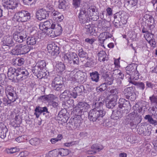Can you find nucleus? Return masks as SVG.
<instances>
[{
    "label": "nucleus",
    "instance_id": "nucleus-32",
    "mask_svg": "<svg viewBox=\"0 0 157 157\" xmlns=\"http://www.w3.org/2000/svg\"><path fill=\"white\" fill-rule=\"evenodd\" d=\"M37 37L33 36L28 38L26 40V43L28 45H34L37 41Z\"/></svg>",
    "mask_w": 157,
    "mask_h": 157
},
{
    "label": "nucleus",
    "instance_id": "nucleus-8",
    "mask_svg": "<svg viewBox=\"0 0 157 157\" xmlns=\"http://www.w3.org/2000/svg\"><path fill=\"white\" fill-rule=\"evenodd\" d=\"M5 93L8 99L13 102L15 101L18 98L14 88L11 85L7 86L6 87Z\"/></svg>",
    "mask_w": 157,
    "mask_h": 157
},
{
    "label": "nucleus",
    "instance_id": "nucleus-21",
    "mask_svg": "<svg viewBox=\"0 0 157 157\" xmlns=\"http://www.w3.org/2000/svg\"><path fill=\"white\" fill-rule=\"evenodd\" d=\"M3 48L5 46L8 47V48L12 46L14 43L13 38L11 36H7L3 38L2 41Z\"/></svg>",
    "mask_w": 157,
    "mask_h": 157
},
{
    "label": "nucleus",
    "instance_id": "nucleus-13",
    "mask_svg": "<svg viewBox=\"0 0 157 157\" xmlns=\"http://www.w3.org/2000/svg\"><path fill=\"white\" fill-rule=\"evenodd\" d=\"M55 27H54V29H52L51 31L48 35L52 38H54L60 35L63 31L60 25L55 24Z\"/></svg>",
    "mask_w": 157,
    "mask_h": 157
},
{
    "label": "nucleus",
    "instance_id": "nucleus-11",
    "mask_svg": "<svg viewBox=\"0 0 157 157\" xmlns=\"http://www.w3.org/2000/svg\"><path fill=\"white\" fill-rule=\"evenodd\" d=\"M150 112L152 114V116L149 114L145 116L144 119L146 120H147L148 122L150 124L155 126L157 125V121L153 119L152 117V116H153L154 118L157 120V108L156 107H152Z\"/></svg>",
    "mask_w": 157,
    "mask_h": 157
},
{
    "label": "nucleus",
    "instance_id": "nucleus-18",
    "mask_svg": "<svg viewBox=\"0 0 157 157\" xmlns=\"http://www.w3.org/2000/svg\"><path fill=\"white\" fill-rule=\"evenodd\" d=\"M78 17L79 21L80 23L85 24L88 22L89 20L88 16L84 9H82L80 10Z\"/></svg>",
    "mask_w": 157,
    "mask_h": 157
},
{
    "label": "nucleus",
    "instance_id": "nucleus-7",
    "mask_svg": "<svg viewBox=\"0 0 157 157\" xmlns=\"http://www.w3.org/2000/svg\"><path fill=\"white\" fill-rule=\"evenodd\" d=\"M55 23L52 20H49L44 22L39 25L40 30L44 31L46 34L48 35L52 29L55 27Z\"/></svg>",
    "mask_w": 157,
    "mask_h": 157
},
{
    "label": "nucleus",
    "instance_id": "nucleus-1",
    "mask_svg": "<svg viewBox=\"0 0 157 157\" xmlns=\"http://www.w3.org/2000/svg\"><path fill=\"white\" fill-rule=\"evenodd\" d=\"M29 74L27 70L22 68H18L16 69L10 67L7 73L9 79L14 82H17L26 79Z\"/></svg>",
    "mask_w": 157,
    "mask_h": 157
},
{
    "label": "nucleus",
    "instance_id": "nucleus-31",
    "mask_svg": "<svg viewBox=\"0 0 157 157\" xmlns=\"http://www.w3.org/2000/svg\"><path fill=\"white\" fill-rule=\"evenodd\" d=\"M59 98L61 100L63 101V100H67L70 98L69 94V90H65L59 95Z\"/></svg>",
    "mask_w": 157,
    "mask_h": 157
},
{
    "label": "nucleus",
    "instance_id": "nucleus-52",
    "mask_svg": "<svg viewBox=\"0 0 157 157\" xmlns=\"http://www.w3.org/2000/svg\"><path fill=\"white\" fill-rule=\"evenodd\" d=\"M151 103L155 104L157 105V96L153 95L149 97Z\"/></svg>",
    "mask_w": 157,
    "mask_h": 157
},
{
    "label": "nucleus",
    "instance_id": "nucleus-37",
    "mask_svg": "<svg viewBox=\"0 0 157 157\" xmlns=\"http://www.w3.org/2000/svg\"><path fill=\"white\" fill-rule=\"evenodd\" d=\"M78 52V55L80 58H83L85 59H88L87 53L84 51L82 49H79Z\"/></svg>",
    "mask_w": 157,
    "mask_h": 157
},
{
    "label": "nucleus",
    "instance_id": "nucleus-50",
    "mask_svg": "<svg viewBox=\"0 0 157 157\" xmlns=\"http://www.w3.org/2000/svg\"><path fill=\"white\" fill-rule=\"evenodd\" d=\"M52 86L55 90L57 91H61L63 90L64 86L63 84H61L52 85Z\"/></svg>",
    "mask_w": 157,
    "mask_h": 157
},
{
    "label": "nucleus",
    "instance_id": "nucleus-24",
    "mask_svg": "<svg viewBox=\"0 0 157 157\" xmlns=\"http://www.w3.org/2000/svg\"><path fill=\"white\" fill-rule=\"evenodd\" d=\"M8 129L2 123H0V137L4 139L6 136V133L8 132Z\"/></svg>",
    "mask_w": 157,
    "mask_h": 157
},
{
    "label": "nucleus",
    "instance_id": "nucleus-60",
    "mask_svg": "<svg viewBox=\"0 0 157 157\" xmlns=\"http://www.w3.org/2000/svg\"><path fill=\"white\" fill-rule=\"evenodd\" d=\"M121 21L123 24H126L127 22V18L126 16H124L123 14L121 15Z\"/></svg>",
    "mask_w": 157,
    "mask_h": 157
},
{
    "label": "nucleus",
    "instance_id": "nucleus-45",
    "mask_svg": "<svg viewBox=\"0 0 157 157\" xmlns=\"http://www.w3.org/2000/svg\"><path fill=\"white\" fill-rule=\"evenodd\" d=\"M58 154L62 156H65L69 154V151L67 149L61 148L58 151Z\"/></svg>",
    "mask_w": 157,
    "mask_h": 157
},
{
    "label": "nucleus",
    "instance_id": "nucleus-36",
    "mask_svg": "<svg viewBox=\"0 0 157 157\" xmlns=\"http://www.w3.org/2000/svg\"><path fill=\"white\" fill-rule=\"evenodd\" d=\"M98 39L99 41V43L101 46H104V42L106 40L105 36V33L103 32L101 33L98 37Z\"/></svg>",
    "mask_w": 157,
    "mask_h": 157
},
{
    "label": "nucleus",
    "instance_id": "nucleus-42",
    "mask_svg": "<svg viewBox=\"0 0 157 157\" xmlns=\"http://www.w3.org/2000/svg\"><path fill=\"white\" fill-rule=\"evenodd\" d=\"M18 32H19V34L21 37V38L22 39L23 41L27 36V34L26 32L25 31L23 30L22 28L21 29V30H18Z\"/></svg>",
    "mask_w": 157,
    "mask_h": 157
},
{
    "label": "nucleus",
    "instance_id": "nucleus-48",
    "mask_svg": "<svg viewBox=\"0 0 157 157\" xmlns=\"http://www.w3.org/2000/svg\"><path fill=\"white\" fill-rule=\"evenodd\" d=\"M62 138V135L61 134L58 135L57 137L55 138H52L50 140V141L52 144H55L57 142L61 140Z\"/></svg>",
    "mask_w": 157,
    "mask_h": 157
},
{
    "label": "nucleus",
    "instance_id": "nucleus-46",
    "mask_svg": "<svg viewBox=\"0 0 157 157\" xmlns=\"http://www.w3.org/2000/svg\"><path fill=\"white\" fill-rule=\"evenodd\" d=\"M95 62L93 58H90L85 64L86 67H93L94 65Z\"/></svg>",
    "mask_w": 157,
    "mask_h": 157
},
{
    "label": "nucleus",
    "instance_id": "nucleus-64",
    "mask_svg": "<svg viewBox=\"0 0 157 157\" xmlns=\"http://www.w3.org/2000/svg\"><path fill=\"white\" fill-rule=\"evenodd\" d=\"M50 156L51 157H56L58 156V152L56 150H53L50 152Z\"/></svg>",
    "mask_w": 157,
    "mask_h": 157
},
{
    "label": "nucleus",
    "instance_id": "nucleus-54",
    "mask_svg": "<svg viewBox=\"0 0 157 157\" xmlns=\"http://www.w3.org/2000/svg\"><path fill=\"white\" fill-rule=\"evenodd\" d=\"M26 135H23L19 136L16 139V140L19 143L24 142L25 141V138H26Z\"/></svg>",
    "mask_w": 157,
    "mask_h": 157
},
{
    "label": "nucleus",
    "instance_id": "nucleus-25",
    "mask_svg": "<svg viewBox=\"0 0 157 157\" xmlns=\"http://www.w3.org/2000/svg\"><path fill=\"white\" fill-rule=\"evenodd\" d=\"M110 95L109 98L111 99L117 100L118 98L119 90L117 88L111 89L109 91Z\"/></svg>",
    "mask_w": 157,
    "mask_h": 157
},
{
    "label": "nucleus",
    "instance_id": "nucleus-5",
    "mask_svg": "<svg viewBox=\"0 0 157 157\" xmlns=\"http://www.w3.org/2000/svg\"><path fill=\"white\" fill-rule=\"evenodd\" d=\"M30 50V48L27 45L21 44L15 46L12 50L11 53L14 55L25 54L28 52Z\"/></svg>",
    "mask_w": 157,
    "mask_h": 157
},
{
    "label": "nucleus",
    "instance_id": "nucleus-30",
    "mask_svg": "<svg viewBox=\"0 0 157 157\" xmlns=\"http://www.w3.org/2000/svg\"><path fill=\"white\" fill-rule=\"evenodd\" d=\"M91 79L95 82H98L99 78V74L97 71H94L90 73Z\"/></svg>",
    "mask_w": 157,
    "mask_h": 157
},
{
    "label": "nucleus",
    "instance_id": "nucleus-40",
    "mask_svg": "<svg viewBox=\"0 0 157 157\" xmlns=\"http://www.w3.org/2000/svg\"><path fill=\"white\" fill-rule=\"evenodd\" d=\"M77 55L74 52H69L68 53H67L66 54L65 57L66 58V59L68 62L69 60L73 59V58L75 57Z\"/></svg>",
    "mask_w": 157,
    "mask_h": 157
},
{
    "label": "nucleus",
    "instance_id": "nucleus-23",
    "mask_svg": "<svg viewBox=\"0 0 157 157\" xmlns=\"http://www.w3.org/2000/svg\"><path fill=\"white\" fill-rule=\"evenodd\" d=\"M123 112V110L122 109H119L117 111H113L111 116V118L114 120H118L121 118L123 115L125 113Z\"/></svg>",
    "mask_w": 157,
    "mask_h": 157
},
{
    "label": "nucleus",
    "instance_id": "nucleus-43",
    "mask_svg": "<svg viewBox=\"0 0 157 157\" xmlns=\"http://www.w3.org/2000/svg\"><path fill=\"white\" fill-rule=\"evenodd\" d=\"M6 151L8 154H12L19 151V149L16 147L7 148Z\"/></svg>",
    "mask_w": 157,
    "mask_h": 157
},
{
    "label": "nucleus",
    "instance_id": "nucleus-4",
    "mask_svg": "<svg viewBox=\"0 0 157 157\" xmlns=\"http://www.w3.org/2000/svg\"><path fill=\"white\" fill-rule=\"evenodd\" d=\"M90 108L89 105L84 102H80L75 107L73 113L76 116H81L84 112H87Z\"/></svg>",
    "mask_w": 157,
    "mask_h": 157
},
{
    "label": "nucleus",
    "instance_id": "nucleus-47",
    "mask_svg": "<svg viewBox=\"0 0 157 157\" xmlns=\"http://www.w3.org/2000/svg\"><path fill=\"white\" fill-rule=\"evenodd\" d=\"M59 3L58 7L59 9H64L66 8L67 3L65 0H59Z\"/></svg>",
    "mask_w": 157,
    "mask_h": 157
},
{
    "label": "nucleus",
    "instance_id": "nucleus-6",
    "mask_svg": "<svg viewBox=\"0 0 157 157\" xmlns=\"http://www.w3.org/2000/svg\"><path fill=\"white\" fill-rule=\"evenodd\" d=\"M81 116H76L71 119L67 124V127L69 130H74L79 128L81 123Z\"/></svg>",
    "mask_w": 157,
    "mask_h": 157
},
{
    "label": "nucleus",
    "instance_id": "nucleus-61",
    "mask_svg": "<svg viewBox=\"0 0 157 157\" xmlns=\"http://www.w3.org/2000/svg\"><path fill=\"white\" fill-rule=\"evenodd\" d=\"M15 123L17 124H20L21 122V119L20 116L18 115H16L15 117Z\"/></svg>",
    "mask_w": 157,
    "mask_h": 157
},
{
    "label": "nucleus",
    "instance_id": "nucleus-35",
    "mask_svg": "<svg viewBox=\"0 0 157 157\" xmlns=\"http://www.w3.org/2000/svg\"><path fill=\"white\" fill-rule=\"evenodd\" d=\"M121 15L119 13H116L114 15V20L113 21V23L115 25V27H116L117 28L118 26L117 24H118L121 21Z\"/></svg>",
    "mask_w": 157,
    "mask_h": 157
},
{
    "label": "nucleus",
    "instance_id": "nucleus-16",
    "mask_svg": "<svg viewBox=\"0 0 157 157\" xmlns=\"http://www.w3.org/2000/svg\"><path fill=\"white\" fill-rule=\"evenodd\" d=\"M49 15L48 12L43 8L38 10L36 13V17L40 21L46 19L49 17Z\"/></svg>",
    "mask_w": 157,
    "mask_h": 157
},
{
    "label": "nucleus",
    "instance_id": "nucleus-29",
    "mask_svg": "<svg viewBox=\"0 0 157 157\" xmlns=\"http://www.w3.org/2000/svg\"><path fill=\"white\" fill-rule=\"evenodd\" d=\"M117 100L111 99L109 98L106 101V106L108 108H113L116 104Z\"/></svg>",
    "mask_w": 157,
    "mask_h": 157
},
{
    "label": "nucleus",
    "instance_id": "nucleus-38",
    "mask_svg": "<svg viewBox=\"0 0 157 157\" xmlns=\"http://www.w3.org/2000/svg\"><path fill=\"white\" fill-rule=\"evenodd\" d=\"M68 62L71 65H77L79 64V60L77 56H76L75 57L73 58V59L69 60Z\"/></svg>",
    "mask_w": 157,
    "mask_h": 157
},
{
    "label": "nucleus",
    "instance_id": "nucleus-10",
    "mask_svg": "<svg viewBox=\"0 0 157 157\" xmlns=\"http://www.w3.org/2000/svg\"><path fill=\"white\" fill-rule=\"evenodd\" d=\"M16 20L18 22H25L30 19V14L28 12L22 10L16 14Z\"/></svg>",
    "mask_w": 157,
    "mask_h": 157
},
{
    "label": "nucleus",
    "instance_id": "nucleus-58",
    "mask_svg": "<svg viewBox=\"0 0 157 157\" xmlns=\"http://www.w3.org/2000/svg\"><path fill=\"white\" fill-rule=\"evenodd\" d=\"M75 90L74 88L71 92L69 91V94L70 98H76L77 95L75 93Z\"/></svg>",
    "mask_w": 157,
    "mask_h": 157
},
{
    "label": "nucleus",
    "instance_id": "nucleus-41",
    "mask_svg": "<svg viewBox=\"0 0 157 157\" xmlns=\"http://www.w3.org/2000/svg\"><path fill=\"white\" fill-rule=\"evenodd\" d=\"M29 143L33 145L36 146L39 144L40 141L37 138H34L31 139L29 141Z\"/></svg>",
    "mask_w": 157,
    "mask_h": 157
},
{
    "label": "nucleus",
    "instance_id": "nucleus-20",
    "mask_svg": "<svg viewBox=\"0 0 157 157\" xmlns=\"http://www.w3.org/2000/svg\"><path fill=\"white\" fill-rule=\"evenodd\" d=\"M134 87L131 86L126 88L122 92V96L127 99H129L130 96H132L134 92Z\"/></svg>",
    "mask_w": 157,
    "mask_h": 157
},
{
    "label": "nucleus",
    "instance_id": "nucleus-59",
    "mask_svg": "<svg viewBox=\"0 0 157 157\" xmlns=\"http://www.w3.org/2000/svg\"><path fill=\"white\" fill-rule=\"evenodd\" d=\"M3 103L5 105H10L13 102L9 100H8L6 98H3Z\"/></svg>",
    "mask_w": 157,
    "mask_h": 157
},
{
    "label": "nucleus",
    "instance_id": "nucleus-44",
    "mask_svg": "<svg viewBox=\"0 0 157 157\" xmlns=\"http://www.w3.org/2000/svg\"><path fill=\"white\" fill-rule=\"evenodd\" d=\"M77 75L75 74V77H74V78L73 79V80H78V81L81 83H83L85 81V76L84 75L82 76H78L77 78L76 77V76H77Z\"/></svg>",
    "mask_w": 157,
    "mask_h": 157
},
{
    "label": "nucleus",
    "instance_id": "nucleus-39",
    "mask_svg": "<svg viewBox=\"0 0 157 157\" xmlns=\"http://www.w3.org/2000/svg\"><path fill=\"white\" fill-rule=\"evenodd\" d=\"M14 59V60H13V63L15 65L21 66L24 63V59L23 58H18Z\"/></svg>",
    "mask_w": 157,
    "mask_h": 157
},
{
    "label": "nucleus",
    "instance_id": "nucleus-57",
    "mask_svg": "<svg viewBox=\"0 0 157 157\" xmlns=\"http://www.w3.org/2000/svg\"><path fill=\"white\" fill-rule=\"evenodd\" d=\"M121 73V71L118 69H116L115 70H113L112 76L114 77V78H116V76L119 75Z\"/></svg>",
    "mask_w": 157,
    "mask_h": 157
},
{
    "label": "nucleus",
    "instance_id": "nucleus-26",
    "mask_svg": "<svg viewBox=\"0 0 157 157\" xmlns=\"http://www.w3.org/2000/svg\"><path fill=\"white\" fill-rule=\"evenodd\" d=\"M54 69L58 72H61L65 70V66L63 63L58 62L56 63L54 67Z\"/></svg>",
    "mask_w": 157,
    "mask_h": 157
},
{
    "label": "nucleus",
    "instance_id": "nucleus-2",
    "mask_svg": "<svg viewBox=\"0 0 157 157\" xmlns=\"http://www.w3.org/2000/svg\"><path fill=\"white\" fill-rule=\"evenodd\" d=\"M46 63L44 60H40L36 63L32 70V72L37 77L43 78L46 68Z\"/></svg>",
    "mask_w": 157,
    "mask_h": 157
},
{
    "label": "nucleus",
    "instance_id": "nucleus-17",
    "mask_svg": "<svg viewBox=\"0 0 157 157\" xmlns=\"http://www.w3.org/2000/svg\"><path fill=\"white\" fill-rule=\"evenodd\" d=\"M21 27L18 26L17 27L13 28L11 32L14 40L20 43H21L23 41L22 39L21 38V36L19 34V32H18V30H21Z\"/></svg>",
    "mask_w": 157,
    "mask_h": 157
},
{
    "label": "nucleus",
    "instance_id": "nucleus-15",
    "mask_svg": "<svg viewBox=\"0 0 157 157\" xmlns=\"http://www.w3.org/2000/svg\"><path fill=\"white\" fill-rule=\"evenodd\" d=\"M118 103V107L120 109H123V113L126 114L128 112V109L130 105L129 102L124 98H121L119 100Z\"/></svg>",
    "mask_w": 157,
    "mask_h": 157
},
{
    "label": "nucleus",
    "instance_id": "nucleus-51",
    "mask_svg": "<svg viewBox=\"0 0 157 157\" xmlns=\"http://www.w3.org/2000/svg\"><path fill=\"white\" fill-rule=\"evenodd\" d=\"M57 13L58 14L56 16V17L54 20L58 22H61L63 19V16L60 13Z\"/></svg>",
    "mask_w": 157,
    "mask_h": 157
},
{
    "label": "nucleus",
    "instance_id": "nucleus-19",
    "mask_svg": "<svg viewBox=\"0 0 157 157\" xmlns=\"http://www.w3.org/2000/svg\"><path fill=\"white\" fill-rule=\"evenodd\" d=\"M137 64L132 63L128 65L126 68V71L127 74L129 75H132L137 74Z\"/></svg>",
    "mask_w": 157,
    "mask_h": 157
},
{
    "label": "nucleus",
    "instance_id": "nucleus-56",
    "mask_svg": "<svg viewBox=\"0 0 157 157\" xmlns=\"http://www.w3.org/2000/svg\"><path fill=\"white\" fill-rule=\"evenodd\" d=\"M6 78V75L4 74H0V83L2 84H5Z\"/></svg>",
    "mask_w": 157,
    "mask_h": 157
},
{
    "label": "nucleus",
    "instance_id": "nucleus-22",
    "mask_svg": "<svg viewBox=\"0 0 157 157\" xmlns=\"http://www.w3.org/2000/svg\"><path fill=\"white\" fill-rule=\"evenodd\" d=\"M105 103L104 98H100L97 102H95L94 103H93V105L95 107L94 109H96L104 111L103 107L105 106Z\"/></svg>",
    "mask_w": 157,
    "mask_h": 157
},
{
    "label": "nucleus",
    "instance_id": "nucleus-49",
    "mask_svg": "<svg viewBox=\"0 0 157 157\" xmlns=\"http://www.w3.org/2000/svg\"><path fill=\"white\" fill-rule=\"evenodd\" d=\"M75 90V93L78 95L80 94V93L82 92V90L84 89V87L82 86H77L74 88Z\"/></svg>",
    "mask_w": 157,
    "mask_h": 157
},
{
    "label": "nucleus",
    "instance_id": "nucleus-3",
    "mask_svg": "<svg viewBox=\"0 0 157 157\" xmlns=\"http://www.w3.org/2000/svg\"><path fill=\"white\" fill-rule=\"evenodd\" d=\"M105 114L104 111L93 109L89 112L88 117L90 121L94 122L101 120Z\"/></svg>",
    "mask_w": 157,
    "mask_h": 157
},
{
    "label": "nucleus",
    "instance_id": "nucleus-27",
    "mask_svg": "<svg viewBox=\"0 0 157 157\" xmlns=\"http://www.w3.org/2000/svg\"><path fill=\"white\" fill-rule=\"evenodd\" d=\"M138 0H127L125 3L127 7L129 9H132L137 4Z\"/></svg>",
    "mask_w": 157,
    "mask_h": 157
},
{
    "label": "nucleus",
    "instance_id": "nucleus-9",
    "mask_svg": "<svg viewBox=\"0 0 157 157\" xmlns=\"http://www.w3.org/2000/svg\"><path fill=\"white\" fill-rule=\"evenodd\" d=\"M34 115L37 118L39 117L40 114L42 113L47 119L49 118L51 116V113L48 111L46 107H41L39 106L36 107L34 109Z\"/></svg>",
    "mask_w": 157,
    "mask_h": 157
},
{
    "label": "nucleus",
    "instance_id": "nucleus-53",
    "mask_svg": "<svg viewBox=\"0 0 157 157\" xmlns=\"http://www.w3.org/2000/svg\"><path fill=\"white\" fill-rule=\"evenodd\" d=\"M91 149L95 151V152L96 153L97 151H99L102 150V148L100 147L97 144H94L91 147Z\"/></svg>",
    "mask_w": 157,
    "mask_h": 157
},
{
    "label": "nucleus",
    "instance_id": "nucleus-33",
    "mask_svg": "<svg viewBox=\"0 0 157 157\" xmlns=\"http://www.w3.org/2000/svg\"><path fill=\"white\" fill-rule=\"evenodd\" d=\"M130 83L134 85L137 86L138 88L142 90H144L145 88V85L142 82H138L131 80L129 81Z\"/></svg>",
    "mask_w": 157,
    "mask_h": 157
},
{
    "label": "nucleus",
    "instance_id": "nucleus-34",
    "mask_svg": "<svg viewBox=\"0 0 157 157\" xmlns=\"http://www.w3.org/2000/svg\"><path fill=\"white\" fill-rule=\"evenodd\" d=\"M62 79L63 78L62 77L59 76L55 77L52 82V86L63 84V82Z\"/></svg>",
    "mask_w": 157,
    "mask_h": 157
},
{
    "label": "nucleus",
    "instance_id": "nucleus-55",
    "mask_svg": "<svg viewBox=\"0 0 157 157\" xmlns=\"http://www.w3.org/2000/svg\"><path fill=\"white\" fill-rule=\"evenodd\" d=\"M113 78L112 76L107 77L106 79L107 81L106 84L108 85H111L113 82Z\"/></svg>",
    "mask_w": 157,
    "mask_h": 157
},
{
    "label": "nucleus",
    "instance_id": "nucleus-62",
    "mask_svg": "<svg viewBox=\"0 0 157 157\" xmlns=\"http://www.w3.org/2000/svg\"><path fill=\"white\" fill-rule=\"evenodd\" d=\"M85 28L87 29L86 31L88 33L91 34L93 32L92 27H91L90 25H87Z\"/></svg>",
    "mask_w": 157,
    "mask_h": 157
},
{
    "label": "nucleus",
    "instance_id": "nucleus-28",
    "mask_svg": "<svg viewBox=\"0 0 157 157\" xmlns=\"http://www.w3.org/2000/svg\"><path fill=\"white\" fill-rule=\"evenodd\" d=\"M98 60L100 62L105 61L108 59V57L105 52L104 51H101L99 52L98 54Z\"/></svg>",
    "mask_w": 157,
    "mask_h": 157
},
{
    "label": "nucleus",
    "instance_id": "nucleus-12",
    "mask_svg": "<svg viewBox=\"0 0 157 157\" xmlns=\"http://www.w3.org/2000/svg\"><path fill=\"white\" fill-rule=\"evenodd\" d=\"M2 6L9 11H11L17 7L18 3L16 0H2Z\"/></svg>",
    "mask_w": 157,
    "mask_h": 157
},
{
    "label": "nucleus",
    "instance_id": "nucleus-14",
    "mask_svg": "<svg viewBox=\"0 0 157 157\" xmlns=\"http://www.w3.org/2000/svg\"><path fill=\"white\" fill-rule=\"evenodd\" d=\"M47 49L48 52L52 56H57L59 53V48L54 43L49 44L47 45Z\"/></svg>",
    "mask_w": 157,
    "mask_h": 157
},
{
    "label": "nucleus",
    "instance_id": "nucleus-63",
    "mask_svg": "<svg viewBox=\"0 0 157 157\" xmlns=\"http://www.w3.org/2000/svg\"><path fill=\"white\" fill-rule=\"evenodd\" d=\"M46 8L49 14L54 10L52 6L47 4L46 5Z\"/></svg>",
    "mask_w": 157,
    "mask_h": 157
}]
</instances>
